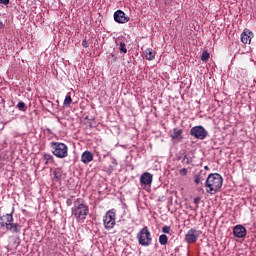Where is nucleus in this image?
Listing matches in <instances>:
<instances>
[{"instance_id": "3", "label": "nucleus", "mask_w": 256, "mask_h": 256, "mask_svg": "<svg viewBox=\"0 0 256 256\" xmlns=\"http://www.w3.org/2000/svg\"><path fill=\"white\" fill-rule=\"evenodd\" d=\"M50 147L52 154L58 159H65L69 155V148L65 143L62 142H51Z\"/></svg>"}, {"instance_id": "24", "label": "nucleus", "mask_w": 256, "mask_h": 256, "mask_svg": "<svg viewBox=\"0 0 256 256\" xmlns=\"http://www.w3.org/2000/svg\"><path fill=\"white\" fill-rule=\"evenodd\" d=\"M120 51L121 53H127V48L124 42H120Z\"/></svg>"}, {"instance_id": "9", "label": "nucleus", "mask_w": 256, "mask_h": 256, "mask_svg": "<svg viewBox=\"0 0 256 256\" xmlns=\"http://www.w3.org/2000/svg\"><path fill=\"white\" fill-rule=\"evenodd\" d=\"M233 235L238 239H243L247 235V229L243 225H236L233 229Z\"/></svg>"}, {"instance_id": "17", "label": "nucleus", "mask_w": 256, "mask_h": 256, "mask_svg": "<svg viewBox=\"0 0 256 256\" xmlns=\"http://www.w3.org/2000/svg\"><path fill=\"white\" fill-rule=\"evenodd\" d=\"M145 57L147 61H153L155 59V52L152 49L145 50Z\"/></svg>"}, {"instance_id": "4", "label": "nucleus", "mask_w": 256, "mask_h": 256, "mask_svg": "<svg viewBox=\"0 0 256 256\" xmlns=\"http://www.w3.org/2000/svg\"><path fill=\"white\" fill-rule=\"evenodd\" d=\"M139 245L142 247H149L153 243V237L151 231L147 226L143 227L136 236Z\"/></svg>"}, {"instance_id": "16", "label": "nucleus", "mask_w": 256, "mask_h": 256, "mask_svg": "<svg viewBox=\"0 0 256 256\" xmlns=\"http://www.w3.org/2000/svg\"><path fill=\"white\" fill-rule=\"evenodd\" d=\"M53 177H54L55 181H61V179H63V169L55 168L53 170Z\"/></svg>"}, {"instance_id": "35", "label": "nucleus", "mask_w": 256, "mask_h": 256, "mask_svg": "<svg viewBox=\"0 0 256 256\" xmlns=\"http://www.w3.org/2000/svg\"><path fill=\"white\" fill-rule=\"evenodd\" d=\"M111 57H115V54H111Z\"/></svg>"}, {"instance_id": "2", "label": "nucleus", "mask_w": 256, "mask_h": 256, "mask_svg": "<svg viewBox=\"0 0 256 256\" xmlns=\"http://www.w3.org/2000/svg\"><path fill=\"white\" fill-rule=\"evenodd\" d=\"M72 215L76 218L78 223H83L89 215V206L85 204L83 199L78 198L74 201V206L71 209Z\"/></svg>"}, {"instance_id": "32", "label": "nucleus", "mask_w": 256, "mask_h": 256, "mask_svg": "<svg viewBox=\"0 0 256 256\" xmlns=\"http://www.w3.org/2000/svg\"><path fill=\"white\" fill-rule=\"evenodd\" d=\"M3 27H5V24H3V22H0V30H2Z\"/></svg>"}, {"instance_id": "14", "label": "nucleus", "mask_w": 256, "mask_h": 256, "mask_svg": "<svg viewBox=\"0 0 256 256\" xmlns=\"http://www.w3.org/2000/svg\"><path fill=\"white\" fill-rule=\"evenodd\" d=\"M251 35H253L251 31L244 30V32L241 34L242 43H244L245 45H247V43H251Z\"/></svg>"}, {"instance_id": "20", "label": "nucleus", "mask_w": 256, "mask_h": 256, "mask_svg": "<svg viewBox=\"0 0 256 256\" xmlns=\"http://www.w3.org/2000/svg\"><path fill=\"white\" fill-rule=\"evenodd\" d=\"M71 103H73V99L71 98L70 94H67L64 99L63 105H64V107H69V105H71Z\"/></svg>"}, {"instance_id": "12", "label": "nucleus", "mask_w": 256, "mask_h": 256, "mask_svg": "<svg viewBox=\"0 0 256 256\" xmlns=\"http://www.w3.org/2000/svg\"><path fill=\"white\" fill-rule=\"evenodd\" d=\"M171 139L174 141H183V129L174 128L170 134Z\"/></svg>"}, {"instance_id": "5", "label": "nucleus", "mask_w": 256, "mask_h": 256, "mask_svg": "<svg viewBox=\"0 0 256 256\" xmlns=\"http://www.w3.org/2000/svg\"><path fill=\"white\" fill-rule=\"evenodd\" d=\"M117 217V214H115V212L109 210L104 218H103V225L105 227V229H107V231L113 229V227H115V219Z\"/></svg>"}, {"instance_id": "27", "label": "nucleus", "mask_w": 256, "mask_h": 256, "mask_svg": "<svg viewBox=\"0 0 256 256\" xmlns=\"http://www.w3.org/2000/svg\"><path fill=\"white\" fill-rule=\"evenodd\" d=\"M183 161H186L187 165L191 164V159L187 155L184 156Z\"/></svg>"}, {"instance_id": "36", "label": "nucleus", "mask_w": 256, "mask_h": 256, "mask_svg": "<svg viewBox=\"0 0 256 256\" xmlns=\"http://www.w3.org/2000/svg\"><path fill=\"white\" fill-rule=\"evenodd\" d=\"M17 241H19V238H17Z\"/></svg>"}, {"instance_id": "13", "label": "nucleus", "mask_w": 256, "mask_h": 256, "mask_svg": "<svg viewBox=\"0 0 256 256\" xmlns=\"http://www.w3.org/2000/svg\"><path fill=\"white\" fill-rule=\"evenodd\" d=\"M81 161L85 165L91 163L93 161V153L91 151H84L81 155Z\"/></svg>"}, {"instance_id": "15", "label": "nucleus", "mask_w": 256, "mask_h": 256, "mask_svg": "<svg viewBox=\"0 0 256 256\" xmlns=\"http://www.w3.org/2000/svg\"><path fill=\"white\" fill-rule=\"evenodd\" d=\"M7 231H11V233H21V225L18 223H11L10 227L7 228Z\"/></svg>"}, {"instance_id": "26", "label": "nucleus", "mask_w": 256, "mask_h": 256, "mask_svg": "<svg viewBox=\"0 0 256 256\" xmlns=\"http://www.w3.org/2000/svg\"><path fill=\"white\" fill-rule=\"evenodd\" d=\"M162 233H166V234L171 233V226H164L162 228Z\"/></svg>"}, {"instance_id": "19", "label": "nucleus", "mask_w": 256, "mask_h": 256, "mask_svg": "<svg viewBox=\"0 0 256 256\" xmlns=\"http://www.w3.org/2000/svg\"><path fill=\"white\" fill-rule=\"evenodd\" d=\"M168 242H169V237H167V235L162 234L159 236L160 245H167Z\"/></svg>"}, {"instance_id": "21", "label": "nucleus", "mask_w": 256, "mask_h": 256, "mask_svg": "<svg viewBox=\"0 0 256 256\" xmlns=\"http://www.w3.org/2000/svg\"><path fill=\"white\" fill-rule=\"evenodd\" d=\"M17 108L19 109V111H26L27 105L25 104V102L20 101L17 104Z\"/></svg>"}, {"instance_id": "7", "label": "nucleus", "mask_w": 256, "mask_h": 256, "mask_svg": "<svg viewBox=\"0 0 256 256\" xmlns=\"http://www.w3.org/2000/svg\"><path fill=\"white\" fill-rule=\"evenodd\" d=\"M190 135L195 139H200V141H203V139L209 135V132H207L203 126H194L190 129Z\"/></svg>"}, {"instance_id": "30", "label": "nucleus", "mask_w": 256, "mask_h": 256, "mask_svg": "<svg viewBox=\"0 0 256 256\" xmlns=\"http://www.w3.org/2000/svg\"><path fill=\"white\" fill-rule=\"evenodd\" d=\"M66 205H67L68 207H71V206L73 205V200L67 199V200H66Z\"/></svg>"}, {"instance_id": "1", "label": "nucleus", "mask_w": 256, "mask_h": 256, "mask_svg": "<svg viewBox=\"0 0 256 256\" xmlns=\"http://www.w3.org/2000/svg\"><path fill=\"white\" fill-rule=\"evenodd\" d=\"M206 193L209 195H215L219 193L223 187V176L219 173H211L208 175L205 181Z\"/></svg>"}, {"instance_id": "6", "label": "nucleus", "mask_w": 256, "mask_h": 256, "mask_svg": "<svg viewBox=\"0 0 256 256\" xmlns=\"http://www.w3.org/2000/svg\"><path fill=\"white\" fill-rule=\"evenodd\" d=\"M203 232L201 230H197L195 228H191L190 230H188V232L185 235L184 240L186 241V243H188L189 245L193 244V243H197V241H199V237H201V234Z\"/></svg>"}, {"instance_id": "34", "label": "nucleus", "mask_w": 256, "mask_h": 256, "mask_svg": "<svg viewBox=\"0 0 256 256\" xmlns=\"http://www.w3.org/2000/svg\"><path fill=\"white\" fill-rule=\"evenodd\" d=\"M204 169H209V167H208V166H205Z\"/></svg>"}, {"instance_id": "8", "label": "nucleus", "mask_w": 256, "mask_h": 256, "mask_svg": "<svg viewBox=\"0 0 256 256\" xmlns=\"http://www.w3.org/2000/svg\"><path fill=\"white\" fill-rule=\"evenodd\" d=\"M130 20L131 18L129 16H125V12L122 10H117L114 13V21H116V23H129Z\"/></svg>"}, {"instance_id": "18", "label": "nucleus", "mask_w": 256, "mask_h": 256, "mask_svg": "<svg viewBox=\"0 0 256 256\" xmlns=\"http://www.w3.org/2000/svg\"><path fill=\"white\" fill-rule=\"evenodd\" d=\"M201 181H205V176H203V171H200L199 174H196L194 177V182L196 185H199Z\"/></svg>"}, {"instance_id": "31", "label": "nucleus", "mask_w": 256, "mask_h": 256, "mask_svg": "<svg viewBox=\"0 0 256 256\" xmlns=\"http://www.w3.org/2000/svg\"><path fill=\"white\" fill-rule=\"evenodd\" d=\"M82 45H83L85 48L89 47V43H88L86 40H83V41H82Z\"/></svg>"}, {"instance_id": "28", "label": "nucleus", "mask_w": 256, "mask_h": 256, "mask_svg": "<svg viewBox=\"0 0 256 256\" xmlns=\"http://www.w3.org/2000/svg\"><path fill=\"white\" fill-rule=\"evenodd\" d=\"M199 203H201V197L194 198V204L199 205Z\"/></svg>"}, {"instance_id": "11", "label": "nucleus", "mask_w": 256, "mask_h": 256, "mask_svg": "<svg viewBox=\"0 0 256 256\" xmlns=\"http://www.w3.org/2000/svg\"><path fill=\"white\" fill-rule=\"evenodd\" d=\"M13 223V214H5L0 217V226L6 229Z\"/></svg>"}, {"instance_id": "22", "label": "nucleus", "mask_w": 256, "mask_h": 256, "mask_svg": "<svg viewBox=\"0 0 256 256\" xmlns=\"http://www.w3.org/2000/svg\"><path fill=\"white\" fill-rule=\"evenodd\" d=\"M43 160L45 161V165H48L49 161H53V156L51 154H44Z\"/></svg>"}, {"instance_id": "33", "label": "nucleus", "mask_w": 256, "mask_h": 256, "mask_svg": "<svg viewBox=\"0 0 256 256\" xmlns=\"http://www.w3.org/2000/svg\"><path fill=\"white\" fill-rule=\"evenodd\" d=\"M112 163H113V165H117V160L113 159Z\"/></svg>"}, {"instance_id": "29", "label": "nucleus", "mask_w": 256, "mask_h": 256, "mask_svg": "<svg viewBox=\"0 0 256 256\" xmlns=\"http://www.w3.org/2000/svg\"><path fill=\"white\" fill-rule=\"evenodd\" d=\"M10 0H0L1 5H9Z\"/></svg>"}, {"instance_id": "23", "label": "nucleus", "mask_w": 256, "mask_h": 256, "mask_svg": "<svg viewBox=\"0 0 256 256\" xmlns=\"http://www.w3.org/2000/svg\"><path fill=\"white\" fill-rule=\"evenodd\" d=\"M209 52L207 51H204L202 54H201V61H209Z\"/></svg>"}, {"instance_id": "10", "label": "nucleus", "mask_w": 256, "mask_h": 256, "mask_svg": "<svg viewBox=\"0 0 256 256\" xmlns=\"http://www.w3.org/2000/svg\"><path fill=\"white\" fill-rule=\"evenodd\" d=\"M140 183L142 186L145 185V187L151 186V183H153V174L149 172H144L140 176Z\"/></svg>"}, {"instance_id": "25", "label": "nucleus", "mask_w": 256, "mask_h": 256, "mask_svg": "<svg viewBox=\"0 0 256 256\" xmlns=\"http://www.w3.org/2000/svg\"><path fill=\"white\" fill-rule=\"evenodd\" d=\"M187 173V168H182L179 170V175H181L182 177H186Z\"/></svg>"}]
</instances>
